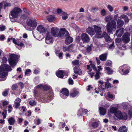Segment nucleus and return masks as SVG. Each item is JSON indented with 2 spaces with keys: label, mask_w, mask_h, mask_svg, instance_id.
<instances>
[{
  "label": "nucleus",
  "mask_w": 132,
  "mask_h": 132,
  "mask_svg": "<svg viewBox=\"0 0 132 132\" xmlns=\"http://www.w3.org/2000/svg\"><path fill=\"white\" fill-rule=\"evenodd\" d=\"M105 87H106L107 88H108L110 87L111 86V84L109 83L108 82H105Z\"/></svg>",
  "instance_id": "50"
},
{
  "label": "nucleus",
  "mask_w": 132,
  "mask_h": 132,
  "mask_svg": "<svg viewBox=\"0 0 132 132\" xmlns=\"http://www.w3.org/2000/svg\"><path fill=\"white\" fill-rule=\"evenodd\" d=\"M8 92L7 90H5L3 93V95L4 96H6L7 95Z\"/></svg>",
  "instance_id": "64"
},
{
  "label": "nucleus",
  "mask_w": 132,
  "mask_h": 132,
  "mask_svg": "<svg viewBox=\"0 0 132 132\" xmlns=\"http://www.w3.org/2000/svg\"><path fill=\"white\" fill-rule=\"evenodd\" d=\"M74 73L76 74L80 75L81 74V71L79 67H75L73 68Z\"/></svg>",
  "instance_id": "24"
},
{
  "label": "nucleus",
  "mask_w": 132,
  "mask_h": 132,
  "mask_svg": "<svg viewBox=\"0 0 132 132\" xmlns=\"http://www.w3.org/2000/svg\"><path fill=\"white\" fill-rule=\"evenodd\" d=\"M93 47V45L92 44H91L89 45H88L87 46L86 48V52L85 53V55H87L88 54H90Z\"/></svg>",
  "instance_id": "18"
},
{
  "label": "nucleus",
  "mask_w": 132,
  "mask_h": 132,
  "mask_svg": "<svg viewBox=\"0 0 132 132\" xmlns=\"http://www.w3.org/2000/svg\"><path fill=\"white\" fill-rule=\"evenodd\" d=\"M73 46L72 45H71L68 47V51H70L73 49Z\"/></svg>",
  "instance_id": "54"
},
{
  "label": "nucleus",
  "mask_w": 132,
  "mask_h": 132,
  "mask_svg": "<svg viewBox=\"0 0 132 132\" xmlns=\"http://www.w3.org/2000/svg\"><path fill=\"white\" fill-rule=\"evenodd\" d=\"M31 72V70L29 69H27L25 72V75L28 76L30 75V73Z\"/></svg>",
  "instance_id": "43"
},
{
  "label": "nucleus",
  "mask_w": 132,
  "mask_h": 132,
  "mask_svg": "<svg viewBox=\"0 0 132 132\" xmlns=\"http://www.w3.org/2000/svg\"><path fill=\"white\" fill-rule=\"evenodd\" d=\"M99 111L101 115H104L106 113V109L102 107L99 108Z\"/></svg>",
  "instance_id": "28"
},
{
  "label": "nucleus",
  "mask_w": 132,
  "mask_h": 132,
  "mask_svg": "<svg viewBox=\"0 0 132 132\" xmlns=\"http://www.w3.org/2000/svg\"><path fill=\"white\" fill-rule=\"evenodd\" d=\"M129 67L127 65H124L120 66L118 70L121 74L126 75L129 72V70L128 69H127Z\"/></svg>",
  "instance_id": "9"
},
{
  "label": "nucleus",
  "mask_w": 132,
  "mask_h": 132,
  "mask_svg": "<svg viewBox=\"0 0 132 132\" xmlns=\"http://www.w3.org/2000/svg\"><path fill=\"white\" fill-rule=\"evenodd\" d=\"M69 34V33L67 31L66 29L64 28L61 29L59 31L58 35V37H62L63 36L65 33Z\"/></svg>",
  "instance_id": "19"
},
{
  "label": "nucleus",
  "mask_w": 132,
  "mask_h": 132,
  "mask_svg": "<svg viewBox=\"0 0 132 132\" xmlns=\"http://www.w3.org/2000/svg\"><path fill=\"white\" fill-rule=\"evenodd\" d=\"M120 18L124 19L125 23H127L129 21V19L128 16L125 15L123 14L121 15Z\"/></svg>",
  "instance_id": "34"
},
{
  "label": "nucleus",
  "mask_w": 132,
  "mask_h": 132,
  "mask_svg": "<svg viewBox=\"0 0 132 132\" xmlns=\"http://www.w3.org/2000/svg\"><path fill=\"white\" fill-rule=\"evenodd\" d=\"M63 71L60 70L56 72V75L57 77L60 78H63Z\"/></svg>",
  "instance_id": "29"
},
{
  "label": "nucleus",
  "mask_w": 132,
  "mask_h": 132,
  "mask_svg": "<svg viewBox=\"0 0 132 132\" xmlns=\"http://www.w3.org/2000/svg\"><path fill=\"white\" fill-rule=\"evenodd\" d=\"M59 29L56 27H53L51 29V33L54 37H58Z\"/></svg>",
  "instance_id": "15"
},
{
  "label": "nucleus",
  "mask_w": 132,
  "mask_h": 132,
  "mask_svg": "<svg viewBox=\"0 0 132 132\" xmlns=\"http://www.w3.org/2000/svg\"><path fill=\"white\" fill-rule=\"evenodd\" d=\"M21 100V99L19 98H17L14 101V107L16 109L19 108L20 105V103Z\"/></svg>",
  "instance_id": "17"
},
{
  "label": "nucleus",
  "mask_w": 132,
  "mask_h": 132,
  "mask_svg": "<svg viewBox=\"0 0 132 132\" xmlns=\"http://www.w3.org/2000/svg\"><path fill=\"white\" fill-rule=\"evenodd\" d=\"M7 114V111L6 110H4L3 112L2 113V114L3 116L4 119H5L6 117V114Z\"/></svg>",
  "instance_id": "45"
},
{
  "label": "nucleus",
  "mask_w": 132,
  "mask_h": 132,
  "mask_svg": "<svg viewBox=\"0 0 132 132\" xmlns=\"http://www.w3.org/2000/svg\"><path fill=\"white\" fill-rule=\"evenodd\" d=\"M81 38L83 43H88L89 42V36L85 33L82 34L81 35Z\"/></svg>",
  "instance_id": "14"
},
{
  "label": "nucleus",
  "mask_w": 132,
  "mask_h": 132,
  "mask_svg": "<svg viewBox=\"0 0 132 132\" xmlns=\"http://www.w3.org/2000/svg\"><path fill=\"white\" fill-rule=\"evenodd\" d=\"M57 13L59 15H61L62 14H65V12L62 11L61 9H57L56 10Z\"/></svg>",
  "instance_id": "38"
},
{
  "label": "nucleus",
  "mask_w": 132,
  "mask_h": 132,
  "mask_svg": "<svg viewBox=\"0 0 132 132\" xmlns=\"http://www.w3.org/2000/svg\"><path fill=\"white\" fill-rule=\"evenodd\" d=\"M47 19L49 22H52L54 20L55 17L54 15H50L47 16Z\"/></svg>",
  "instance_id": "37"
},
{
  "label": "nucleus",
  "mask_w": 132,
  "mask_h": 132,
  "mask_svg": "<svg viewBox=\"0 0 132 132\" xmlns=\"http://www.w3.org/2000/svg\"><path fill=\"white\" fill-rule=\"evenodd\" d=\"M18 87L17 85L16 84L13 85L12 86V89L13 90H15Z\"/></svg>",
  "instance_id": "58"
},
{
  "label": "nucleus",
  "mask_w": 132,
  "mask_h": 132,
  "mask_svg": "<svg viewBox=\"0 0 132 132\" xmlns=\"http://www.w3.org/2000/svg\"><path fill=\"white\" fill-rule=\"evenodd\" d=\"M94 27L96 33L95 37L97 38H100L101 37V35L102 34L101 28L96 25H94Z\"/></svg>",
  "instance_id": "10"
},
{
  "label": "nucleus",
  "mask_w": 132,
  "mask_h": 132,
  "mask_svg": "<svg viewBox=\"0 0 132 132\" xmlns=\"http://www.w3.org/2000/svg\"><path fill=\"white\" fill-rule=\"evenodd\" d=\"M108 97L111 98H113V95L110 94V93H108L107 94Z\"/></svg>",
  "instance_id": "62"
},
{
  "label": "nucleus",
  "mask_w": 132,
  "mask_h": 132,
  "mask_svg": "<svg viewBox=\"0 0 132 132\" xmlns=\"http://www.w3.org/2000/svg\"><path fill=\"white\" fill-rule=\"evenodd\" d=\"M87 32L90 35L92 36L95 34V32L93 28L90 27H88L87 29Z\"/></svg>",
  "instance_id": "22"
},
{
  "label": "nucleus",
  "mask_w": 132,
  "mask_h": 132,
  "mask_svg": "<svg viewBox=\"0 0 132 132\" xmlns=\"http://www.w3.org/2000/svg\"><path fill=\"white\" fill-rule=\"evenodd\" d=\"M130 34L128 32L125 33L122 37V42L125 43H128L130 40Z\"/></svg>",
  "instance_id": "12"
},
{
  "label": "nucleus",
  "mask_w": 132,
  "mask_h": 132,
  "mask_svg": "<svg viewBox=\"0 0 132 132\" xmlns=\"http://www.w3.org/2000/svg\"><path fill=\"white\" fill-rule=\"evenodd\" d=\"M101 15L103 16H105L106 14V12L105 10L103 9L101 11Z\"/></svg>",
  "instance_id": "49"
},
{
  "label": "nucleus",
  "mask_w": 132,
  "mask_h": 132,
  "mask_svg": "<svg viewBox=\"0 0 132 132\" xmlns=\"http://www.w3.org/2000/svg\"><path fill=\"white\" fill-rule=\"evenodd\" d=\"M103 36L105 38L107 42L111 40V39L106 32H104L103 33Z\"/></svg>",
  "instance_id": "30"
},
{
  "label": "nucleus",
  "mask_w": 132,
  "mask_h": 132,
  "mask_svg": "<svg viewBox=\"0 0 132 132\" xmlns=\"http://www.w3.org/2000/svg\"><path fill=\"white\" fill-rule=\"evenodd\" d=\"M100 72L99 71H97L95 75V80H97L100 78Z\"/></svg>",
  "instance_id": "40"
},
{
  "label": "nucleus",
  "mask_w": 132,
  "mask_h": 132,
  "mask_svg": "<svg viewBox=\"0 0 132 132\" xmlns=\"http://www.w3.org/2000/svg\"><path fill=\"white\" fill-rule=\"evenodd\" d=\"M92 126L93 127H97L98 126V123L97 122H94L93 123Z\"/></svg>",
  "instance_id": "55"
},
{
  "label": "nucleus",
  "mask_w": 132,
  "mask_h": 132,
  "mask_svg": "<svg viewBox=\"0 0 132 132\" xmlns=\"http://www.w3.org/2000/svg\"><path fill=\"white\" fill-rule=\"evenodd\" d=\"M86 66L88 69L89 70V71H88V73L90 75L91 77L92 78L94 76V73L93 72H91L92 71V69L90 68V66L89 65H87Z\"/></svg>",
  "instance_id": "31"
},
{
  "label": "nucleus",
  "mask_w": 132,
  "mask_h": 132,
  "mask_svg": "<svg viewBox=\"0 0 132 132\" xmlns=\"http://www.w3.org/2000/svg\"><path fill=\"white\" fill-rule=\"evenodd\" d=\"M53 37L49 34H47L45 39L46 43L48 44H52L53 43Z\"/></svg>",
  "instance_id": "13"
},
{
  "label": "nucleus",
  "mask_w": 132,
  "mask_h": 132,
  "mask_svg": "<svg viewBox=\"0 0 132 132\" xmlns=\"http://www.w3.org/2000/svg\"><path fill=\"white\" fill-rule=\"evenodd\" d=\"M79 93V92L78 90L76 89H74L70 93V96L73 97H74L77 96Z\"/></svg>",
  "instance_id": "21"
},
{
  "label": "nucleus",
  "mask_w": 132,
  "mask_h": 132,
  "mask_svg": "<svg viewBox=\"0 0 132 132\" xmlns=\"http://www.w3.org/2000/svg\"><path fill=\"white\" fill-rule=\"evenodd\" d=\"M62 15H63V16L62 17V19L65 20L68 18V15L66 13H65V14H62Z\"/></svg>",
  "instance_id": "47"
},
{
  "label": "nucleus",
  "mask_w": 132,
  "mask_h": 132,
  "mask_svg": "<svg viewBox=\"0 0 132 132\" xmlns=\"http://www.w3.org/2000/svg\"><path fill=\"white\" fill-rule=\"evenodd\" d=\"M10 58L9 59V64L12 67L15 66L16 64L19 57V56L13 54H10Z\"/></svg>",
  "instance_id": "3"
},
{
  "label": "nucleus",
  "mask_w": 132,
  "mask_h": 132,
  "mask_svg": "<svg viewBox=\"0 0 132 132\" xmlns=\"http://www.w3.org/2000/svg\"><path fill=\"white\" fill-rule=\"evenodd\" d=\"M127 128L125 126L120 127L118 130V132H127Z\"/></svg>",
  "instance_id": "33"
},
{
  "label": "nucleus",
  "mask_w": 132,
  "mask_h": 132,
  "mask_svg": "<svg viewBox=\"0 0 132 132\" xmlns=\"http://www.w3.org/2000/svg\"><path fill=\"white\" fill-rule=\"evenodd\" d=\"M124 29L123 28H121L118 30H117L116 32V34L118 37H120L122 35L124 32Z\"/></svg>",
  "instance_id": "20"
},
{
  "label": "nucleus",
  "mask_w": 132,
  "mask_h": 132,
  "mask_svg": "<svg viewBox=\"0 0 132 132\" xmlns=\"http://www.w3.org/2000/svg\"><path fill=\"white\" fill-rule=\"evenodd\" d=\"M13 42L17 45L16 47L20 50H21L22 48L24 47V44L26 43L24 39L16 40L15 38L13 39Z\"/></svg>",
  "instance_id": "4"
},
{
  "label": "nucleus",
  "mask_w": 132,
  "mask_h": 132,
  "mask_svg": "<svg viewBox=\"0 0 132 132\" xmlns=\"http://www.w3.org/2000/svg\"><path fill=\"white\" fill-rule=\"evenodd\" d=\"M68 82L70 84L72 85L73 84V81L72 79L70 78L68 80Z\"/></svg>",
  "instance_id": "57"
},
{
  "label": "nucleus",
  "mask_w": 132,
  "mask_h": 132,
  "mask_svg": "<svg viewBox=\"0 0 132 132\" xmlns=\"http://www.w3.org/2000/svg\"><path fill=\"white\" fill-rule=\"evenodd\" d=\"M72 64L74 65H77L79 64V62L78 60H76L72 62Z\"/></svg>",
  "instance_id": "42"
},
{
  "label": "nucleus",
  "mask_w": 132,
  "mask_h": 132,
  "mask_svg": "<svg viewBox=\"0 0 132 132\" xmlns=\"http://www.w3.org/2000/svg\"><path fill=\"white\" fill-rule=\"evenodd\" d=\"M37 30L40 33H43L45 32V29L42 25H39L37 28Z\"/></svg>",
  "instance_id": "23"
},
{
  "label": "nucleus",
  "mask_w": 132,
  "mask_h": 132,
  "mask_svg": "<svg viewBox=\"0 0 132 132\" xmlns=\"http://www.w3.org/2000/svg\"><path fill=\"white\" fill-rule=\"evenodd\" d=\"M107 54L105 53L100 55L99 56L100 60L103 61H105L107 59Z\"/></svg>",
  "instance_id": "25"
},
{
  "label": "nucleus",
  "mask_w": 132,
  "mask_h": 132,
  "mask_svg": "<svg viewBox=\"0 0 132 132\" xmlns=\"http://www.w3.org/2000/svg\"><path fill=\"white\" fill-rule=\"evenodd\" d=\"M117 110L118 109L117 108L111 107L110 108V111L112 113H115L118 111Z\"/></svg>",
  "instance_id": "35"
},
{
  "label": "nucleus",
  "mask_w": 132,
  "mask_h": 132,
  "mask_svg": "<svg viewBox=\"0 0 132 132\" xmlns=\"http://www.w3.org/2000/svg\"><path fill=\"white\" fill-rule=\"evenodd\" d=\"M36 102L34 100H30L29 102V104L31 106L35 105L36 104Z\"/></svg>",
  "instance_id": "39"
},
{
  "label": "nucleus",
  "mask_w": 132,
  "mask_h": 132,
  "mask_svg": "<svg viewBox=\"0 0 132 132\" xmlns=\"http://www.w3.org/2000/svg\"><path fill=\"white\" fill-rule=\"evenodd\" d=\"M107 7L110 12H111L113 11V7L110 5H108L107 6Z\"/></svg>",
  "instance_id": "52"
},
{
  "label": "nucleus",
  "mask_w": 132,
  "mask_h": 132,
  "mask_svg": "<svg viewBox=\"0 0 132 132\" xmlns=\"http://www.w3.org/2000/svg\"><path fill=\"white\" fill-rule=\"evenodd\" d=\"M69 95V92L68 90L66 88H63L62 89L60 93V95L63 98L65 99L68 97Z\"/></svg>",
  "instance_id": "11"
},
{
  "label": "nucleus",
  "mask_w": 132,
  "mask_h": 132,
  "mask_svg": "<svg viewBox=\"0 0 132 132\" xmlns=\"http://www.w3.org/2000/svg\"><path fill=\"white\" fill-rule=\"evenodd\" d=\"M98 89L100 90H103L105 88V84H104V82L102 80H99L98 81Z\"/></svg>",
  "instance_id": "16"
},
{
  "label": "nucleus",
  "mask_w": 132,
  "mask_h": 132,
  "mask_svg": "<svg viewBox=\"0 0 132 132\" xmlns=\"http://www.w3.org/2000/svg\"><path fill=\"white\" fill-rule=\"evenodd\" d=\"M124 22L120 19H118L117 22V26L118 28L122 27L124 24Z\"/></svg>",
  "instance_id": "26"
},
{
  "label": "nucleus",
  "mask_w": 132,
  "mask_h": 132,
  "mask_svg": "<svg viewBox=\"0 0 132 132\" xmlns=\"http://www.w3.org/2000/svg\"><path fill=\"white\" fill-rule=\"evenodd\" d=\"M23 10L24 12L27 14H28V15H29L31 14V12L29 11L28 10H27L25 8H24L23 9Z\"/></svg>",
  "instance_id": "44"
},
{
  "label": "nucleus",
  "mask_w": 132,
  "mask_h": 132,
  "mask_svg": "<svg viewBox=\"0 0 132 132\" xmlns=\"http://www.w3.org/2000/svg\"><path fill=\"white\" fill-rule=\"evenodd\" d=\"M7 58L6 57H4L2 59L3 62L5 63L7 61Z\"/></svg>",
  "instance_id": "60"
},
{
  "label": "nucleus",
  "mask_w": 132,
  "mask_h": 132,
  "mask_svg": "<svg viewBox=\"0 0 132 132\" xmlns=\"http://www.w3.org/2000/svg\"><path fill=\"white\" fill-rule=\"evenodd\" d=\"M82 112L81 109H80L78 111V116H82Z\"/></svg>",
  "instance_id": "59"
},
{
  "label": "nucleus",
  "mask_w": 132,
  "mask_h": 132,
  "mask_svg": "<svg viewBox=\"0 0 132 132\" xmlns=\"http://www.w3.org/2000/svg\"><path fill=\"white\" fill-rule=\"evenodd\" d=\"M11 6V3H10L7 2L5 3L4 6V9H5L6 7L8 6Z\"/></svg>",
  "instance_id": "53"
},
{
  "label": "nucleus",
  "mask_w": 132,
  "mask_h": 132,
  "mask_svg": "<svg viewBox=\"0 0 132 132\" xmlns=\"http://www.w3.org/2000/svg\"><path fill=\"white\" fill-rule=\"evenodd\" d=\"M12 69L8 64H4L0 67V72H4L0 73V77L3 78V80H5L6 79V77L8 75V73L6 71H11Z\"/></svg>",
  "instance_id": "2"
},
{
  "label": "nucleus",
  "mask_w": 132,
  "mask_h": 132,
  "mask_svg": "<svg viewBox=\"0 0 132 132\" xmlns=\"http://www.w3.org/2000/svg\"><path fill=\"white\" fill-rule=\"evenodd\" d=\"M53 94L52 92H48L45 94L42 98L43 102L44 103H48L52 100L53 98Z\"/></svg>",
  "instance_id": "5"
},
{
  "label": "nucleus",
  "mask_w": 132,
  "mask_h": 132,
  "mask_svg": "<svg viewBox=\"0 0 132 132\" xmlns=\"http://www.w3.org/2000/svg\"><path fill=\"white\" fill-rule=\"evenodd\" d=\"M40 72L39 69H36L34 71V73L36 74H38Z\"/></svg>",
  "instance_id": "61"
},
{
  "label": "nucleus",
  "mask_w": 132,
  "mask_h": 132,
  "mask_svg": "<svg viewBox=\"0 0 132 132\" xmlns=\"http://www.w3.org/2000/svg\"><path fill=\"white\" fill-rule=\"evenodd\" d=\"M112 18V17L110 15H108L105 17L104 19L106 22H108L106 25V28L108 32L111 33L112 30H115L116 29V22L114 20H112L111 22H110Z\"/></svg>",
  "instance_id": "1"
},
{
  "label": "nucleus",
  "mask_w": 132,
  "mask_h": 132,
  "mask_svg": "<svg viewBox=\"0 0 132 132\" xmlns=\"http://www.w3.org/2000/svg\"><path fill=\"white\" fill-rule=\"evenodd\" d=\"M106 66H111L112 65L111 61L110 60H108L106 63Z\"/></svg>",
  "instance_id": "46"
},
{
  "label": "nucleus",
  "mask_w": 132,
  "mask_h": 132,
  "mask_svg": "<svg viewBox=\"0 0 132 132\" xmlns=\"http://www.w3.org/2000/svg\"><path fill=\"white\" fill-rule=\"evenodd\" d=\"M115 116L119 119L126 120L127 119V116L125 113H122L120 111H118L115 114Z\"/></svg>",
  "instance_id": "6"
},
{
  "label": "nucleus",
  "mask_w": 132,
  "mask_h": 132,
  "mask_svg": "<svg viewBox=\"0 0 132 132\" xmlns=\"http://www.w3.org/2000/svg\"><path fill=\"white\" fill-rule=\"evenodd\" d=\"M21 10L19 8L15 7L11 12V15L14 18H17L20 13L21 12Z\"/></svg>",
  "instance_id": "8"
},
{
  "label": "nucleus",
  "mask_w": 132,
  "mask_h": 132,
  "mask_svg": "<svg viewBox=\"0 0 132 132\" xmlns=\"http://www.w3.org/2000/svg\"><path fill=\"white\" fill-rule=\"evenodd\" d=\"M63 49L64 52H65L67 51H68V47H67L65 46H64L63 48Z\"/></svg>",
  "instance_id": "63"
},
{
  "label": "nucleus",
  "mask_w": 132,
  "mask_h": 132,
  "mask_svg": "<svg viewBox=\"0 0 132 132\" xmlns=\"http://www.w3.org/2000/svg\"><path fill=\"white\" fill-rule=\"evenodd\" d=\"M114 48V43H112L111 44L109 45L108 49L110 51H112Z\"/></svg>",
  "instance_id": "41"
},
{
  "label": "nucleus",
  "mask_w": 132,
  "mask_h": 132,
  "mask_svg": "<svg viewBox=\"0 0 132 132\" xmlns=\"http://www.w3.org/2000/svg\"><path fill=\"white\" fill-rule=\"evenodd\" d=\"M9 123L10 125H13L15 123V120L12 117L10 118L8 120Z\"/></svg>",
  "instance_id": "32"
},
{
  "label": "nucleus",
  "mask_w": 132,
  "mask_h": 132,
  "mask_svg": "<svg viewBox=\"0 0 132 132\" xmlns=\"http://www.w3.org/2000/svg\"><path fill=\"white\" fill-rule=\"evenodd\" d=\"M104 69L106 70V72L108 74L111 75L112 73L113 70L109 67H105Z\"/></svg>",
  "instance_id": "36"
},
{
  "label": "nucleus",
  "mask_w": 132,
  "mask_h": 132,
  "mask_svg": "<svg viewBox=\"0 0 132 132\" xmlns=\"http://www.w3.org/2000/svg\"><path fill=\"white\" fill-rule=\"evenodd\" d=\"M26 23L28 26L32 27H36L37 24V20L33 18L27 20Z\"/></svg>",
  "instance_id": "7"
},
{
  "label": "nucleus",
  "mask_w": 132,
  "mask_h": 132,
  "mask_svg": "<svg viewBox=\"0 0 132 132\" xmlns=\"http://www.w3.org/2000/svg\"><path fill=\"white\" fill-rule=\"evenodd\" d=\"M5 27L4 25L0 26V31H3L5 29Z\"/></svg>",
  "instance_id": "56"
},
{
  "label": "nucleus",
  "mask_w": 132,
  "mask_h": 132,
  "mask_svg": "<svg viewBox=\"0 0 132 132\" xmlns=\"http://www.w3.org/2000/svg\"><path fill=\"white\" fill-rule=\"evenodd\" d=\"M72 38L70 36H68V37H66L65 39L66 44L68 45L72 43Z\"/></svg>",
  "instance_id": "27"
},
{
  "label": "nucleus",
  "mask_w": 132,
  "mask_h": 132,
  "mask_svg": "<svg viewBox=\"0 0 132 132\" xmlns=\"http://www.w3.org/2000/svg\"><path fill=\"white\" fill-rule=\"evenodd\" d=\"M128 115L130 118H132V108H131L130 110L129 111Z\"/></svg>",
  "instance_id": "51"
},
{
  "label": "nucleus",
  "mask_w": 132,
  "mask_h": 132,
  "mask_svg": "<svg viewBox=\"0 0 132 132\" xmlns=\"http://www.w3.org/2000/svg\"><path fill=\"white\" fill-rule=\"evenodd\" d=\"M43 88L44 90L47 91L50 88V86H43Z\"/></svg>",
  "instance_id": "48"
}]
</instances>
